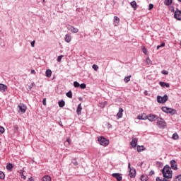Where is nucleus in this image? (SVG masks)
Listing matches in <instances>:
<instances>
[{
	"instance_id": "f257e3e1",
	"label": "nucleus",
	"mask_w": 181,
	"mask_h": 181,
	"mask_svg": "<svg viewBox=\"0 0 181 181\" xmlns=\"http://www.w3.org/2000/svg\"><path fill=\"white\" fill-rule=\"evenodd\" d=\"M162 174L163 177H165L167 180L169 179H172L173 176L172 168L169 165H165L163 167L162 170Z\"/></svg>"
},
{
	"instance_id": "f03ea898",
	"label": "nucleus",
	"mask_w": 181,
	"mask_h": 181,
	"mask_svg": "<svg viewBox=\"0 0 181 181\" xmlns=\"http://www.w3.org/2000/svg\"><path fill=\"white\" fill-rule=\"evenodd\" d=\"M98 141L102 146H108L110 145V140L105 139L104 136L98 137Z\"/></svg>"
},
{
	"instance_id": "7ed1b4c3",
	"label": "nucleus",
	"mask_w": 181,
	"mask_h": 181,
	"mask_svg": "<svg viewBox=\"0 0 181 181\" xmlns=\"http://www.w3.org/2000/svg\"><path fill=\"white\" fill-rule=\"evenodd\" d=\"M162 111H163V112H166L167 114H171V115H175V114H177L176 110L169 108L168 107H163Z\"/></svg>"
},
{
	"instance_id": "20e7f679",
	"label": "nucleus",
	"mask_w": 181,
	"mask_h": 181,
	"mask_svg": "<svg viewBox=\"0 0 181 181\" xmlns=\"http://www.w3.org/2000/svg\"><path fill=\"white\" fill-rule=\"evenodd\" d=\"M168 100H169L168 95H165L163 97L159 95L157 96V101L159 104H165Z\"/></svg>"
},
{
	"instance_id": "39448f33",
	"label": "nucleus",
	"mask_w": 181,
	"mask_h": 181,
	"mask_svg": "<svg viewBox=\"0 0 181 181\" xmlns=\"http://www.w3.org/2000/svg\"><path fill=\"white\" fill-rule=\"evenodd\" d=\"M128 168L129 169V177L131 178L135 177V175H136V171L135 170L134 168H131V163H129Z\"/></svg>"
},
{
	"instance_id": "423d86ee",
	"label": "nucleus",
	"mask_w": 181,
	"mask_h": 181,
	"mask_svg": "<svg viewBox=\"0 0 181 181\" xmlns=\"http://www.w3.org/2000/svg\"><path fill=\"white\" fill-rule=\"evenodd\" d=\"M158 118L159 117H158L156 115L149 114L147 115V119H148V121L151 122H154V121H156Z\"/></svg>"
},
{
	"instance_id": "0eeeda50",
	"label": "nucleus",
	"mask_w": 181,
	"mask_h": 181,
	"mask_svg": "<svg viewBox=\"0 0 181 181\" xmlns=\"http://www.w3.org/2000/svg\"><path fill=\"white\" fill-rule=\"evenodd\" d=\"M174 18L175 19H177V21H181V10L176 8L174 12Z\"/></svg>"
},
{
	"instance_id": "6e6552de",
	"label": "nucleus",
	"mask_w": 181,
	"mask_h": 181,
	"mask_svg": "<svg viewBox=\"0 0 181 181\" xmlns=\"http://www.w3.org/2000/svg\"><path fill=\"white\" fill-rule=\"evenodd\" d=\"M67 29L69 32H71V33H78V28H75L74 26L69 25H67Z\"/></svg>"
},
{
	"instance_id": "1a4fd4ad",
	"label": "nucleus",
	"mask_w": 181,
	"mask_h": 181,
	"mask_svg": "<svg viewBox=\"0 0 181 181\" xmlns=\"http://www.w3.org/2000/svg\"><path fill=\"white\" fill-rule=\"evenodd\" d=\"M18 112H23L24 114V112H26V105H23V103H21L20 105H18Z\"/></svg>"
},
{
	"instance_id": "9d476101",
	"label": "nucleus",
	"mask_w": 181,
	"mask_h": 181,
	"mask_svg": "<svg viewBox=\"0 0 181 181\" xmlns=\"http://www.w3.org/2000/svg\"><path fill=\"white\" fill-rule=\"evenodd\" d=\"M157 125L159 128H165L166 127V122L163 119L160 118V120L157 121Z\"/></svg>"
},
{
	"instance_id": "9b49d317",
	"label": "nucleus",
	"mask_w": 181,
	"mask_h": 181,
	"mask_svg": "<svg viewBox=\"0 0 181 181\" xmlns=\"http://www.w3.org/2000/svg\"><path fill=\"white\" fill-rule=\"evenodd\" d=\"M170 165H171V168L173 170H177V163H176V161L175 160H172L170 161Z\"/></svg>"
},
{
	"instance_id": "f8f14e48",
	"label": "nucleus",
	"mask_w": 181,
	"mask_h": 181,
	"mask_svg": "<svg viewBox=\"0 0 181 181\" xmlns=\"http://www.w3.org/2000/svg\"><path fill=\"white\" fill-rule=\"evenodd\" d=\"M112 176L113 177H115V179H117V181H121L122 180V176H121V174L119 173H113L112 175Z\"/></svg>"
},
{
	"instance_id": "ddd939ff",
	"label": "nucleus",
	"mask_w": 181,
	"mask_h": 181,
	"mask_svg": "<svg viewBox=\"0 0 181 181\" xmlns=\"http://www.w3.org/2000/svg\"><path fill=\"white\" fill-rule=\"evenodd\" d=\"M136 144H138V139L136 138H134L132 140L130 145L131 146H132L133 148H136Z\"/></svg>"
},
{
	"instance_id": "4468645a",
	"label": "nucleus",
	"mask_w": 181,
	"mask_h": 181,
	"mask_svg": "<svg viewBox=\"0 0 181 181\" xmlns=\"http://www.w3.org/2000/svg\"><path fill=\"white\" fill-rule=\"evenodd\" d=\"M130 5L134 11H136V9L138 8V4H136V1H132L130 3Z\"/></svg>"
},
{
	"instance_id": "2eb2a0df",
	"label": "nucleus",
	"mask_w": 181,
	"mask_h": 181,
	"mask_svg": "<svg viewBox=\"0 0 181 181\" xmlns=\"http://www.w3.org/2000/svg\"><path fill=\"white\" fill-rule=\"evenodd\" d=\"M64 40L66 43H70L71 42V35H70V34L65 35Z\"/></svg>"
},
{
	"instance_id": "dca6fc26",
	"label": "nucleus",
	"mask_w": 181,
	"mask_h": 181,
	"mask_svg": "<svg viewBox=\"0 0 181 181\" xmlns=\"http://www.w3.org/2000/svg\"><path fill=\"white\" fill-rule=\"evenodd\" d=\"M8 90V86H6L4 84L0 83V91H2L3 93H5Z\"/></svg>"
},
{
	"instance_id": "f3484780",
	"label": "nucleus",
	"mask_w": 181,
	"mask_h": 181,
	"mask_svg": "<svg viewBox=\"0 0 181 181\" xmlns=\"http://www.w3.org/2000/svg\"><path fill=\"white\" fill-rule=\"evenodd\" d=\"M124 112V109H122V107H119V112L117 114V118H122V113Z\"/></svg>"
},
{
	"instance_id": "a211bd4d",
	"label": "nucleus",
	"mask_w": 181,
	"mask_h": 181,
	"mask_svg": "<svg viewBox=\"0 0 181 181\" xmlns=\"http://www.w3.org/2000/svg\"><path fill=\"white\" fill-rule=\"evenodd\" d=\"M159 84L161 87H163V88L166 87V88H169V87H170V85L165 82L160 81L159 82Z\"/></svg>"
},
{
	"instance_id": "6ab92c4d",
	"label": "nucleus",
	"mask_w": 181,
	"mask_h": 181,
	"mask_svg": "<svg viewBox=\"0 0 181 181\" xmlns=\"http://www.w3.org/2000/svg\"><path fill=\"white\" fill-rule=\"evenodd\" d=\"M81 110H83V107H81V103H80L76 109V113L78 115H81Z\"/></svg>"
},
{
	"instance_id": "aec40b11",
	"label": "nucleus",
	"mask_w": 181,
	"mask_h": 181,
	"mask_svg": "<svg viewBox=\"0 0 181 181\" xmlns=\"http://www.w3.org/2000/svg\"><path fill=\"white\" fill-rule=\"evenodd\" d=\"M147 115L145 114L139 115L137 116V119H147Z\"/></svg>"
},
{
	"instance_id": "412c9836",
	"label": "nucleus",
	"mask_w": 181,
	"mask_h": 181,
	"mask_svg": "<svg viewBox=\"0 0 181 181\" xmlns=\"http://www.w3.org/2000/svg\"><path fill=\"white\" fill-rule=\"evenodd\" d=\"M114 23L115 26H118V24L119 23V18H118V16L114 17Z\"/></svg>"
},
{
	"instance_id": "4be33fe9",
	"label": "nucleus",
	"mask_w": 181,
	"mask_h": 181,
	"mask_svg": "<svg viewBox=\"0 0 181 181\" xmlns=\"http://www.w3.org/2000/svg\"><path fill=\"white\" fill-rule=\"evenodd\" d=\"M46 77L50 78L52 77V70L47 69L45 72Z\"/></svg>"
},
{
	"instance_id": "5701e85b",
	"label": "nucleus",
	"mask_w": 181,
	"mask_h": 181,
	"mask_svg": "<svg viewBox=\"0 0 181 181\" xmlns=\"http://www.w3.org/2000/svg\"><path fill=\"white\" fill-rule=\"evenodd\" d=\"M42 181H52V177L49 175H45L42 179Z\"/></svg>"
},
{
	"instance_id": "b1692460",
	"label": "nucleus",
	"mask_w": 181,
	"mask_h": 181,
	"mask_svg": "<svg viewBox=\"0 0 181 181\" xmlns=\"http://www.w3.org/2000/svg\"><path fill=\"white\" fill-rule=\"evenodd\" d=\"M124 83H129V81H131V75L124 77Z\"/></svg>"
},
{
	"instance_id": "393cba45",
	"label": "nucleus",
	"mask_w": 181,
	"mask_h": 181,
	"mask_svg": "<svg viewBox=\"0 0 181 181\" xmlns=\"http://www.w3.org/2000/svg\"><path fill=\"white\" fill-rule=\"evenodd\" d=\"M58 104H59V107H60L61 108H63V107L66 105V103H64V100L59 101Z\"/></svg>"
},
{
	"instance_id": "a878e982",
	"label": "nucleus",
	"mask_w": 181,
	"mask_h": 181,
	"mask_svg": "<svg viewBox=\"0 0 181 181\" xmlns=\"http://www.w3.org/2000/svg\"><path fill=\"white\" fill-rule=\"evenodd\" d=\"M7 170H11V169H13V165L12 163H8L6 165Z\"/></svg>"
},
{
	"instance_id": "bb28decb",
	"label": "nucleus",
	"mask_w": 181,
	"mask_h": 181,
	"mask_svg": "<svg viewBox=\"0 0 181 181\" xmlns=\"http://www.w3.org/2000/svg\"><path fill=\"white\" fill-rule=\"evenodd\" d=\"M164 4L167 6H169V5H172V0H165Z\"/></svg>"
},
{
	"instance_id": "cd10ccee",
	"label": "nucleus",
	"mask_w": 181,
	"mask_h": 181,
	"mask_svg": "<svg viewBox=\"0 0 181 181\" xmlns=\"http://www.w3.org/2000/svg\"><path fill=\"white\" fill-rule=\"evenodd\" d=\"M141 181H148V175H141Z\"/></svg>"
},
{
	"instance_id": "c85d7f7f",
	"label": "nucleus",
	"mask_w": 181,
	"mask_h": 181,
	"mask_svg": "<svg viewBox=\"0 0 181 181\" xmlns=\"http://www.w3.org/2000/svg\"><path fill=\"white\" fill-rule=\"evenodd\" d=\"M66 97L69 98H73V93H71V90H69L68 93H66Z\"/></svg>"
},
{
	"instance_id": "c756f323",
	"label": "nucleus",
	"mask_w": 181,
	"mask_h": 181,
	"mask_svg": "<svg viewBox=\"0 0 181 181\" xmlns=\"http://www.w3.org/2000/svg\"><path fill=\"white\" fill-rule=\"evenodd\" d=\"M172 138H173V139H175V140L179 139V135L177 134V133H174V134H173Z\"/></svg>"
},
{
	"instance_id": "7c9ffc66",
	"label": "nucleus",
	"mask_w": 181,
	"mask_h": 181,
	"mask_svg": "<svg viewBox=\"0 0 181 181\" xmlns=\"http://www.w3.org/2000/svg\"><path fill=\"white\" fill-rule=\"evenodd\" d=\"M146 64H148V65L152 64V61H151V59H149V57H148V58L146 59Z\"/></svg>"
},
{
	"instance_id": "2f4dec72",
	"label": "nucleus",
	"mask_w": 181,
	"mask_h": 181,
	"mask_svg": "<svg viewBox=\"0 0 181 181\" xmlns=\"http://www.w3.org/2000/svg\"><path fill=\"white\" fill-rule=\"evenodd\" d=\"M160 47H165V42H162L160 45L157 46V50H159Z\"/></svg>"
},
{
	"instance_id": "473e14b6",
	"label": "nucleus",
	"mask_w": 181,
	"mask_h": 181,
	"mask_svg": "<svg viewBox=\"0 0 181 181\" xmlns=\"http://www.w3.org/2000/svg\"><path fill=\"white\" fill-rule=\"evenodd\" d=\"M63 57H64V55H60V56H59V57H57V62H58L59 63H60V62H62V59H63Z\"/></svg>"
},
{
	"instance_id": "72a5a7b5",
	"label": "nucleus",
	"mask_w": 181,
	"mask_h": 181,
	"mask_svg": "<svg viewBox=\"0 0 181 181\" xmlns=\"http://www.w3.org/2000/svg\"><path fill=\"white\" fill-rule=\"evenodd\" d=\"M0 179H5V174L4 172L0 171Z\"/></svg>"
},
{
	"instance_id": "f704fd0d",
	"label": "nucleus",
	"mask_w": 181,
	"mask_h": 181,
	"mask_svg": "<svg viewBox=\"0 0 181 181\" xmlns=\"http://www.w3.org/2000/svg\"><path fill=\"white\" fill-rule=\"evenodd\" d=\"M141 151H144V146H137V151L138 152H141Z\"/></svg>"
},
{
	"instance_id": "c9c22d12",
	"label": "nucleus",
	"mask_w": 181,
	"mask_h": 181,
	"mask_svg": "<svg viewBox=\"0 0 181 181\" xmlns=\"http://www.w3.org/2000/svg\"><path fill=\"white\" fill-rule=\"evenodd\" d=\"M174 181H181V175H177V176L175 178Z\"/></svg>"
},
{
	"instance_id": "e433bc0d",
	"label": "nucleus",
	"mask_w": 181,
	"mask_h": 181,
	"mask_svg": "<svg viewBox=\"0 0 181 181\" xmlns=\"http://www.w3.org/2000/svg\"><path fill=\"white\" fill-rule=\"evenodd\" d=\"M74 87H80V83H78L77 81L74 82Z\"/></svg>"
},
{
	"instance_id": "4c0bfd02",
	"label": "nucleus",
	"mask_w": 181,
	"mask_h": 181,
	"mask_svg": "<svg viewBox=\"0 0 181 181\" xmlns=\"http://www.w3.org/2000/svg\"><path fill=\"white\" fill-rule=\"evenodd\" d=\"M161 73H162V74H164L165 76H168V74H169V72L168 71H166V70H163L161 71Z\"/></svg>"
},
{
	"instance_id": "58836bf2",
	"label": "nucleus",
	"mask_w": 181,
	"mask_h": 181,
	"mask_svg": "<svg viewBox=\"0 0 181 181\" xmlns=\"http://www.w3.org/2000/svg\"><path fill=\"white\" fill-rule=\"evenodd\" d=\"M92 67L95 70V71H97V70H98V66L95 64H93Z\"/></svg>"
},
{
	"instance_id": "ea45409f",
	"label": "nucleus",
	"mask_w": 181,
	"mask_h": 181,
	"mask_svg": "<svg viewBox=\"0 0 181 181\" xmlns=\"http://www.w3.org/2000/svg\"><path fill=\"white\" fill-rule=\"evenodd\" d=\"M79 87L81 88H82L83 90H84V88H86V86L85 83H81V85H79Z\"/></svg>"
},
{
	"instance_id": "a19ab883",
	"label": "nucleus",
	"mask_w": 181,
	"mask_h": 181,
	"mask_svg": "<svg viewBox=\"0 0 181 181\" xmlns=\"http://www.w3.org/2000/svg\"><path fill=\"white\" fill-rule=\"evenodd\" d=\"M151 9H153V4H150L148 5V11H151Z\"/></svg>"
},
{
	"instance_id": "79ce46f5",
	"label": "nucleus",
	"mask_w": 181,
	"mask_h": 181,
	"mask_svg": "<svg viewBox=\"0 0 181 181\" xmlns=\"http://www.w3.org/2000/svg\"><path fill=\"white\" fill-rule=\"evenodd\" d=\"M0 132L1 134H4V132H5V129L3 127H0Z\"/></svg>"
},
{
	"instance_id": "37998d69",
	"label": "nucleus",
	"mask_w": 181,
	"mask_h": 181,
	"mask_svg": "<svg viewBox=\"0 0 181 181\" xmlns=\"http://www.w3.org/2000/svg\"><path fill=\"white\" fill-rule=\"evenodd\" d=\"M72 163L75 166H77V165H78V163L77 162V160H76V159H74V161H72Z\"/></svg>"
},
{
	"instance_id": "c03bdc74",
	"label": "nucleus",
	"mask_w": 181,
	"mask_h": 181,
	"mask_svg": "<svg viewBox=\"0 0 181 181\" xmlns=\"http://www.w3.org/2000/svg\"><path fill=\"white\" fill-rule=\"evenodd\" d=\"M153 175H155V171L154 170L150 171L149 176H152Z\"/></svg>"
},
{
	"instance_id": "a18cd8bd",
	"label": "nucleus",
	"mask_w": 181,
	"mask_h": 181,
	"mask_svg": "<svg viewBox=\"0 0 181 181\" xmlns=\"http://www.w3.org/2000/svg\"><path fill=\"white\" fill-rule=\"evenodd\" d=\"M143 52L144 54H146V53H148V49H146V48H143Z\"/></svg>"
},
{
	"instance_id": "49530a36",
	"label": "nucleus",
	"mask_w": 181,
	"mask_h": 181,
	"mask_svg": "<svg viewBox=\"0 0 181 181\" xmlns=\"http://www.w3.org/2000/svg\"><path fill=\"white\" fill-rule=\"evenodd\" d=\"M21 178L23 179V180H26V176L23 174L21 175Z\"/></svg>"
},
{
	"instance_id": "de8ad7c7",
	"label": "nucleus",
	"mask_w": 181,
	"mask_h": 181,
	"mask_svg": "<svg viewBox=\"0 0 181 181\" xmlns=\"http://www.w3.org/2000/svg\"><path fill=\"white\" fill-rule=\"evenodd\" d=\"M35 41L33 40L32 42H31V46L32 47H35Z\"/></svg>"
},
{
	"instance_id": "09e8293b",
	"label": "nucleus",
	"mask_w": 181,
	"mask_h": 181,
	"mask_svg": "<svg viewBox=\"0 0 181 181\" xmlns=\"http://www.w3.org/2000/svg\"><path fill=\"white\" fill-rule=\"evenodd\" d=\"M43 105H46V98H44L42 100Z\"/></svg>"
},
{
	"instance_id": "8fccbe9b",
	"label": "nucleus",
	"mask_w": 181,
	"mask_h": 181,
	"mask_svg": "<svg viewBox=\"0 0 181 181\" xmlns=\"http://www.w3.org/2000/svg\"><path fill=\"white\" fill-rule=\"evenodd\" d=\"M18 173H20V176H21V175H23V170H20L18 171Z\"/></svg>"
},
{
	"instance_id": "3c124183",
	"label": "nucleus",
	"mask_w": 181,
	"mask_h": 181,
	"mask_svg": "<svg viewBox=\"0 0 181 181\" xmlns=\"http://www.w3.org/2000/svg\"><path fill=\"white\" fill-rule=\"evenodd\" d=\"M14 129H16V131H18V129H19V127H18V125H15Z\"/></svg>"
},
{
	"instance_id": "603ef678",
	"label": "nucleus",
	"mask_w": 181,
	"mask_h": 181,
	"mask_svg": "<svg viewBox=\"0 0 181 181\" xmlns=\"http://www.w3.org/2000/svg\"><path fill=\"white\" fill-rule=\"evenodd\" d=\"M66 142H68L69 145H70V142H71V140H70V139H67Z\"/></svg>"
},
{
	"instance_id": "864d4df0",
	"label": "nucleus",
	"mask_w": 181,
	"mask_h": 181,
	"mask_svg": "<svg viewBox=\"0 0 181 181\" xmlns=\"http://www.w3.org/2000/svg\"><path fill=\"white\" fill-rule=\"evenodd\" d=\"M35 70L31 71V74H35Z\"/></svg>"
},
{
	"instance_id": "5fc2aeb1",
	"label": "nucleus",
	"mask_w": 181,
	"mask_h": 181,
	"mask_svg": "<svg viewBox=\"0 0 181 181\" xmlns=\"http://www.w3.org/2000/svg\"><path fill=\"white\" fill-rule=\"evenodd\" d=\"M29 180H30V181H33V177H30V178H29Z\"/></svg>"
},
{
	"instance_id": "6e6d98bb",
	"label": "nucleus",
	"mask_w": 181,
	"mask_h": 181,
	"mask_svg": "<svg viewBox=\"0 0 181 181\" xmlns=\"http://www.w3.org/2000/svg\"><path fill=\"white\" fill-rule=\"evenodd\" d=\"M35 83H32L31 84V86L30 87V88H32L33 87V85H34Z\"/></svg>"
},
{
	"instance_id": "4d7b16f0",
	"label": "nucleus",
	"mask_w": 181,
	"mask_h": 181,
	"mask_svg": "<svg viewBox=\"0 0 181 181\" xmlns=\"http://www.w3.org/2000/svg\"><path fill=\"white\" fill-rule=\"evenodd\" d=\"M109 125H110V128H111L112 126L110 124H109Z\"/></svg>"
},
{
	"instance_id": "13d9d810",
	"label": "nucleus",
	"mask_w": 181,
	"mask_h": 181,
	"mask_svg": "<svg viewBox=\"0 0 181 181\" xmlns=\"http://www.w3.org/2000/svg\"><path fill=\"white\" fill-rule=\"evenodd\" d=\"M43 2H45V0H43Z\"/></svg>"
}]
</instances>
